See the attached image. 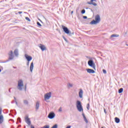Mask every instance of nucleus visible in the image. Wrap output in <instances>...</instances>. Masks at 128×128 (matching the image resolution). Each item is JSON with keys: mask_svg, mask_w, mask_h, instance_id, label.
<instances>
[{"mask_svg": "<svg viewBox=\"0 0 128 128\" xmlns=\"http://www.w3.org/2000/svg\"><path fill=\"white\" fill-rule=\"evenodd\" d=\"M26 65L28 66H30V62H28L26 63Z\"/></svg>", "mask_w": 128, "mask_h": 128, "instance_id": "obj_33", "label": "nucleus"}, {"mask_svg": "<svg viewBox=\"0 0 128 128\" xmlns=\"http://www.w3.org/2000/svg\"><path fill=\"white\" fill-rule=\"evenodd\" d=\"M25 58L26 60H27L28 62H30V60H32V56H30L26 54H25Z\"/></svg>", "mask_w": 128, "mask_h": 128, "instance_id": "obj_11", "label": "nucleus"}, {"mask_svg": "<svg viewBox=\"0 0 128 128\" xmlns=\"http://www.w3.org/2000/svg\"><path fill=\"white\" fill-rule=\"evenodd\" d=\"M4 122V116L2 115L0 116V124H2Z\"/></svg>", "mask_w": 128, "mask_h": 128, "instance_id": "obj_17", "label": "nucleus"}, {"mask_svg": "<svg viewBox=\"0 0 128 128\" xmlns=\"http://www.w3.org/2000/svg\"><path fill=\"white\" fill-rule=\"evenodd\" d=\"M126 46H128V44H126Z\"/></svg>", "mask_w": 128, "mask_h": 128, "instance_id": "obj_48", "label": "nucleus"}, {"mask_svg": "<svg viewBox=\"0 0 128 128\" xmlns=\"http://www.w3.org/2000/svg\"><path fill=\"white\" fill-rule=\"evenodd\" d=\"M17 88L18 90H22V88H24V81L22 80H20L18 81Z\"/></svg>", "mask_w": 128, "mask_h": 128, "instance_id": "obj_3", "label": "nucleus"}, {"mask_svg": "<svg viewBox=\"0 0 128 128\" xmlns=\"http://www.w3.org/2000/svg\"><path fill=\"white\" fill-rule=\"evenodd\" d=\"M25 122L28 124V126H30V124H32V122H30V118H28V116H26L25 118Z\"/></svg>", "mask_w": 128, "mask_h": 128, "instance_id": "obj_9", "label": "nucleus"}, {"mask_svg": "<svg viewBox=\"0 0 128 128\" xmlns=\"http://www.w3.org/2000/svg\"><path fill=\"white\" fill-rule=\"evenodd\" d=\"M111 38H118V36H120L118 34H113L112 35H111Z\"/></svg>", "mask_w": 128, "mask_h": 128, "instance_id": "obj_20", "label": "nucleus"}, {"mask_svg": "<svg viewBox=\"0 0 128 128\" xmlns=\"http://www.w3.org/2000/svg\"><path fill=\"white\" fill-rule=\"evenodd\" d=\"M54 116H56V114H54V112H50L48 115V118H50V120H52V118H54Z\"/></svg>", "mask_w": 128, "mask_h": 128, "instance_id": "obj_8", "label": "nucleus"}, {"mask_svg": "<svg viewBox=\"0 0 128 128\" xmlns=\"http://www.w3.org/2000/svg\"><path fill=\"white\" fill-rule=\"evenodd\" d=\"M8 55L9 56L8 60L5 62H8L9 60H14V52H12V50H10L8 53Z\"/></svg>", "mask_w": 128, "mask_h": 128, "instance_id": "obj_4", "label": "nucleus"}, {"mask_svg": "<svg viewBox=\"0 0 128 128\" xmlns=\"http://www.w3.org/2000/svg\"><path fill=\"white\" fill-rule=\"evenodd\" d=\"M24 88H25V90H26V85L25 86Z\"/></svg>", "mask_w": 128, "mask_h": 128, "instance_id": "obj_40", "label": "nucleus"}, {"mask_svg": "<svg viewBox=\"0 0 128 128\" xmlns=\"http://www.w3.org/2000/svg\"><path fill=\"white\" fill-rule=\"evenodd\" d=\"M24 104L26 106H28V100H24Z\"/></svg>", "mask_w": 128, "mask_h": 128, "instance_id": "obj_21", "label": "nucleus"}, {"mask_svg": "<svg viewBox=\"0 0 128 128\" xmlns=\"http://www.w3.org/2000/svg\"><path fill=\"white\" fill-rule=\"evenodd\" d=\"M18 122H22V119L20 118H18Z\"/></svg>", "mask_w": 128, "mask_h": 128, "instance_id": "obj_27", "label": "nucleus"}, {"mask_svg": "<svg viewBox=\"0 0 128 128\" xmlns=\"http://www.w3.org/2000/svg\"><path fill=\"white\" fill-rule=\"evenodd\" d=\"M37 24L38 26H42V24H40V22H37Z\"/></svg>", "mask_w": 128, "mask_h": 128, "instance_id": "obj_29", "label": "nucleus"}, {"mask_svg": "<svg viewBox=\"0 0 128 128\" xmlns=\"http://www.w3.org/2000/svg\"><path fill=\"white\" fill-rule=\"evenodd\" d=\"M64 40H66V38H64Z\"/></svg>", "mask_w": 128, "mask_h": 128, "instance_id": "obj_44", "label": "nucleus"}, {"mask_svg": "<svg viewBox=\"0 0 128 128\" xmlns=\"http://www.w3.org/2000/svg\"><path fill=\"white\" fill-rule=\"evenodd\" d=\"M74 13V11H72L71 14H72Z\"/></svg>", "mask_w": 128, "mask_h": 128, "instance_id": "obj_42", "label": "nucleus"}, {"mask_svg": "<svg viewBox=\"0 0 128 128\" xmlns=\"http://www.w3.org/2000/svg\"><path fill=\"white\" fill-rule=\"evenodd\" d=\"M2 110L1 108H0V114H2Z\"/></svg>", "mask_w": 128, "mask_h": 128, "instance_id": "obj_35", "label": "nucleus"}, {"mask_svg": "<svg viewBox=\"0 0 128 128\" xmlns=\"http://www.w3.org/2000/svg\"><path fill=\"white\" fill-rule=\"evenodd\" d=\"M9 92H10V89H9Z\"/></svg>", "mask_w": 128, "mask_h": 128, "instance_id": "obj_47", "label": "nucleus"}, {"mask_svg": "<svg viewBox=\"0 0 128 128\" xmlns=\"http://www.w3.org/2000/svg\"><path fill=\"white\" fill-rule=\"evenodd\" d=\"M82 94H84V91L80 89V91L79 92V96L80 98H82Z\"/></svg>", "mask_w": 128, "mask_h": 128, "instance_id": "obj_13", "label": "nucleus"}, {"mask_svg": "<svg viewBox=\"0 0 128 128\" xmlns=\"http://www.w3.org/2000/svg\"><path fill=\"white\" fill-rule=\"evenodd\" d=\"M124 92V88H120L119 89L118 92V94H122Z\"/></svg>", "mask_w": 128, "mask_h": 128, "instance_id": "obj_22", "label": "nucleus"}, {"mask_svg": "<svg viewBox=\"0 0 128 128\" xmlns=\"http://www.w3.org/2000/svg\"><path fill=\"white\" fill-rule=\"evenodd\" d=\"M64 40H66V38H64Z\"/></svg>", "mask_w": 128, "mask_h": 128, "instance_id": "obj_43", "label": "nucleus"}, {"mask_svg": "<svg viewBox=\"0 0 128 128\" xmlns=\"http://www.w3.org/2000/svg\"><path fill=\"white\" fill-rule=\"evenodd\" d=\"M86 108L88 110H90V103H88L86 106Z\"/></svg>", "mask_w": 128, "mask_h": 128, "instance_id": "obj_26", "label": "nucleus"}, {"mask_svg": "<svg viewBox=\"0 0 128 128\" xmlns=\"http://www.w3.org/2000/svg\"><path fill=\"white\" fill-rule=\"evenodd\" d=\"M81 14H86V10L84 9H83L82 11H81Z\"/></svg>", "mask_w": 128, "mask_h": 128, "instance_id": "obj_24", "label": "nucleus"}, {"mask_svg": "<svg viewBox=\"0 0 128 128\" xmlns=\"http://www.w3.org/2000/svg\"><path fill=\"white\" fill-rule=\"evenodd\" d=\"M0 72H2V70L0 69Z\"/></svg>", "mask_w": 128, "mask_h": 128, "instance_id": "obj_49", "label": "nucleus"}, {"mask_svg": "<svg viewBox=\"0 0 128 128\" xmlns=\"http://www.w3.org/2000/svg\"><path fill=\"white\" fill-rule=\"evenodd\" d=\"M14 99L15 100H16V97L14 96Z\"/></svg>", "mask_w": 128, "mask_h": 128, "instance_id": "obj_41", "label": "nucleus"}, {"mask_svg": "<svg viewBox=\"0 0 128 128\" xmlns=\"http://www.w3.org/2000/svg\"><path fill=\"white\" fill-rule=\"evenodd\" d=\"M83 18H84V20H86V18H88V16H83Z\"/></svg>", "mask_w": 128, "mask_h": 128, "instance_id": "obj_32", "label": "nucleus"}, {"mask_svg": "<svg viewBox=\"0 0 128 128\" xmlns=\"http://www.w3.org/2000/svg\"><path fill=\"white\" fill-rule=\"evenodd\" d=\"M87 4H92L94 6H98V4L94 2H88Z\"/></svg>", "mask_w": 128, "mask_h": 128, "instance_id": "obj_15", "label": "nucleus"}, {"mask_svg": "<svg viewBox=\"0 0 128 128\" xmlns=\"http://www.w3.org/2000/svg\"><path fill=\"white\" fill-rule=\"evenodd\" d=\"M26 20H28V22H30V18H28V17H26Z\"/></svg>", "mask_w": 128, "mask_h": 128, "instance_id": "obj_28", "label": "nucleus"}, {"mask_svg": "<svg viewBox=\"0 0 128 128\" xmlns=\"http://www.w3.org/2000/svg\"><path fill=\"white\" fill-rule=\"evenodd\" d=\"M82 116L83 118H84V116H86L84 115V113H82Z\"/></svg>", "mask_w": 128, "mask_h": 128, "instance_id": "obj_39", "label": "nucleus"}, {"mask_svg": "<svg viewBox=\"0 0 128 128\" xmlns=\"http://www.w3.org/2000/svg\"><path fill=\"white\" fill-rule=\"evenodd\" d=\"M86 70L88 74H96V71L92 69L87 68L86 69Z\"/></svg>", "mask_w": 128, "mask_h": 128, "instance_id": "obj_10", "label": "nucleus"}, {"mask_svg": "<svg viewBox=\"0 0 128 128\" xmlns=\"http://www.w3.org/2000/svg\"><path fill=\"white\" fill-rule=\"evenodd\" d=\"M62 28L63 29V30L65 32V34H72V32H70V30L66 27L62 26Z\"/></svg>", "mask_w": 128, "mask_h": 128, "instance_id": "obj_6", "label": "nucleus"}, {"mask_svg": "<svg viewBox=\"0 0 128 128\" xmlns=\"http://www.w3.org/2000/svg\"><path fill=\"white\" fill-rule=\"evenodd\" d=\"M76 106L78 110L80 112H84V108H82V102L80 100H77L76 102Z\"/></svg>", "mask_w": 128, "mask_h": 128, "instance_id": "obj_1", "label": "nucleus"}, {"mask_svg": "<svg viewBox=\"0 0 128 128\" xmlns=\"http://www.w3.org/2000/svg\"><path fill=\"white\" fill-rule=\"evenodd\" d=\"M100 22V16L99 14L96 15L95 16V20H92L90 22V24H99Z\"/></svg>", "mask_w": 128, "mask_h": 128, "instance_id": "obj_2", "label": "nucleus"}, {"mask_svg": "<svg viewBox=\"0 0 128 128\" xmlns=\"http://www.w3.org/2000/svg\"><path fill=\"white\" fill-rule=\"evenodd\" d=\"M84 120L86 122V124H88V119H86V116H85L84 117Z\"/></svg>", "mask_w": 128, "mask_h": 128, "instance_id": "obj_23", "label": "nucleus"}, {"mask_svg": "<svg viewBox=\"0 0 128 128\" xmlns=\"http://www.w3.org/2000/svg\"><path fill=\"white\" fill-rule=\"evenodd\" d=\"M20 126H22L21 125H19L18 127L20 128Z\"/></svg>", "mask_w": 128, "mask_h": 128, "instance_id": "obj_46", "label": "nucleus"}, {"mask_svg": "<svg viewBox=\"0 0 128 128\" xmlns=\"http://www.w3.org/2000/svg\"><path fill=\"white\" fill-rule=\"evenodd\" d=\"M90 2H96V0H90Z\"/></svg>", "mask_w": 128, "mask_h": 128, "instance_id": "obj_36", "label": "nucleus"}, {"mask_svg": "<svg viewBox=\"0 0 128 128\" xmlns=\"http://www.w3.org/2000/svg\"><path fill=\"white\" fill-rule=\"evenodd\" d=\"M114 120L115 122H116V124H120V120L119 118H118V117H116Z\"/></svg>", "mask_w": 128, "mask_h": 128, "instance_id": "obj_18", "label": "nucleus"}, {"mask_svg": "<svg viewBox=\"0 0 128 128\" xmlns=\"http://www.w3.org/2000/svg\"><path fill=\"white\" fill-rule=\"evenodd\" d=\"M104 112L105 114H106V108H104Z\"/></svg>", "mask_w": 128, "mask_h": 128, "instance_id": "obj_37", "label": "nucleus"}, {"mask_svg": "<svg viewBox=\"0 0 128 128\" xmlns=\"http://www.w3.org/2000/svg\"><path fill=\"white\" fill-rule=\"evenodd\" d=\"M32 70H34V62H32L30 66V72H32Z\"/></svg>", "mask_w": 128, "mask_h": 128, "instance_id": "obj_16", "label": "nucleus"}, {"mask_svg": "<svg viewBox=\"0 0 128 128\" xmlns=\"http://www.w3.org/2000/svg\"><path fill=\"white\" fill-rule=\"evenodd\" d=\"M102 72L104 74H106V70H103Z\"/></svg>", "mask_w": 128, "mask_h": 128, "instance_id": "obj_31", "label": "nucleus"}, {"mask_svg": "<svg viewBox=\"0 0 128 128\" xmlns=\"http://www.w3.org/2000/svg\"><path fill=\"white\" fill-rule=\"evenodd\" d=\"M50 96H52V92H49L45 94L44 96L45 100H48L49 98H50Z\"/></svg>", "mask_w": 128, "mask_h": 128, "instance_id": "obj_7", "label": "nucleus"}, {"mask_svg": "<svg viewBox=\"0 0 128 128\" xmlns=\"http://www.w3.org/2000/svg\"><path fill=\"white\" fill-rule=\"evenodd\" d=\"M39 108H40V102H36V110H38Z\"/></svg>", "mask_w": 128, "mask_h": 128, "instance_id": "obj_19", "label": "nucleus"}, {"mask_svg": "<svg viewBox=\"0 0 128 128\" xmlns=\"http://www.w3.org/2000/svg\"><path fill=\"white\" fill-rule=\"evenodd\" d=\"M18 14H22V12H18Z\"/></svg>", "mask_w": 128, "mask_h": 128, "instance_id": "obj_34", "label": "nucleus"}, {"mask_svg": "<svg viewBox=\"0 0 128 128\" xmlns=\"http://www.w3.org/2000/svg\"><path fill=\"white\" fill-rule=\"evenodd\" d=\"M14 54L16 56H18V50L16 49L14 50Z\"/></svg>", "mask_w": 128, "mask_h": 128, "instance_id": "obj_14", "label": "nucleus"}, {"mask_svg": "<svg viewBox=\"0 0 128 128\" xmlns=\"http://www.w3.org/2000/svg\"><path fill=\"white\" fill-rule=\"evenodd\" d=\"M59 112H62V107H60V108L58 110Z\"/></svg>", "mask_w": 128, "mask_h": 128, "instance_id": "obj_25", "label": "nucleus"}, {"mask_svg": "<svg viewBox=\"0 0 128 128\" xmlns=\"http://www.w3.org/2000/svg\"><path fill=\"white\" fill-rule=\"evenodd\" d=\"M88 66H91L94 70H96V64L94 62V60H89L88 61Z\"/></svg>", "mask_w": 128, "mask_h": 128, "instance_id": "obj_5", "label": "nucleus"}, {"mask_svg": "<svg viewBox=\"0 0 128 128\" xmlns=\"http://www.w3.org/2000/svg\"><path fill=\"white\" fill-rule=\"evenodd\" d=\"M68 86H70V88H72V84H68Z\"/></svg>", "mask_w": 128, "mask_h": 128, "instance_id": "obj_30", "label": "nucleus"}, {"mask_svg": "<svg viewBox=\"0 0 128 128\" xmlns=\"http://www.w3.org/2000/svg\"><path fill=\"white\" fill-rule=\"evenodd\" d=\"M14 68H16V67L13 66Z\"/></svg>", "mask_w": 128, "mask_h": 128, "instance_id": "obj_45", "label": "nucleus"}, {"mask_svg": "<svg viewBox=\"0 0 128 128\" xmlns=\"http://www.w3.org/2000/svg\"><path fill=\"white\" fill-rule=\"evenodd\" d=\"M40 50H42V52H44V50H46V46L44 44H40Z\"/></svg>", "mask_w": 128, "mask_h": 128, "instance_id": "obj_12", "label": "nucleus"}, {"mask_svg": "<svg viewBox=\"0 0 128 128\" xmlns=\"http://www.w3.org/2000/svg\"><path fill=\"white\" fill-rule=\"evenodd\" d=\"M15 102H16V106H18V102H16V100H15Z\"/></svg>", "mask_w": 128, "mask_h": 128, "instance_id": "obj_38", "label": "nucleus"}]
</instances>
